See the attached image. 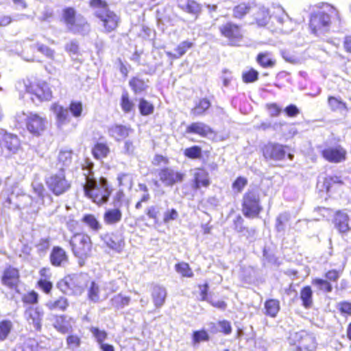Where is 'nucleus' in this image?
<instances>
[{
    "label": "nucleus",
    "mask_w": 351,
    "mask_h": 351,
    "mask_svg": "<svg viewBox=\"0 0 351 351\" xmlns=\"http://www.w3.org/2000/svg\"><path fill=\"white\" fill-rule=\"evenodd\" d=\"M259 73L254 68H249L242 72L241 79L245 84L253 83L258 80Z\"/></svg>",
    "instance_id": "nucleus-39"
},
{
    "label": "nucleus",
    "mask_w": 351,
    "mask_h": 351,
    "mask_svg": "<svg viewBox=\"0 0 351 351\" xmlns=\"http://www.w3.org/2000/svg\"><path fill=\"white\" fill-rule=\"evenodd\" d=\"M328 104L333 110H340L341 112L346 110L345 103L336 97H329Z\"/></svg>",
    "instance_id": "nucleus-50"
},
{
    "label": "nucleus",
    "mask_w": 351,
    "mask_h": 351,
    "mask_svg": "<svg viewBox=\"0 0 351 351\" xmlns=\"http://www.w3.org/2000/svg\"><path fill=\"white\" fill-rule=\"evenodd\" d=\"M29 98L35 104L43 101H49L52 98L51 89H26Z\"/></svg>",
    "instance_id": "nucleus-19"
},
{
    "label": "nucleus",
    "mask_w": 351,
    "mask_h": 351,
    "mask_svg": "<svg viewBox=\"0 0 351 351\" xmlns=\"http://www.w3.org/2000/svg\"><path fill=\"white\" fill-rule=\"evenodd\" d=\"M81 343V338L77 335H71L66 337L67 348L73 351H77Z\"/></svg>",
    "instance_id": "nucleus-47"
},
{
    "label": "nucleus",
    "mask_w": 351,
    "mask_h": 351,
    "mask_svg": "<svg viewBox=\"0 0 351 351\" xmlns=\"http://www.w3.org/2000/svg\"><path fill=\"white\" fill-rule=\"evenodd\" d=\"M301 338L300 346L306 350H311L315 348V338L307 334L306 332L302 331L299 335Z\"/></svg>",
    "instance_id": "nucleus-43"
},
{
    "label": "nucleus",
    "mask_w": 351,
    "mask_h": 351,
    "mask_svg": "<svg viewBox=\"0 0 351 351\" xmlns=\"http://www.w3.org/2000/svg\"><path fill=\"white\" fill-rule=\"evenodd\" d=\"M300 299L304 308H310L313 306V291L311 287L306 286L302 289Z\"/></svg>",
    "instance_id": "nucleus-35"
},
{
    "label": "nucleus",
    "mask_w": 351,
    "mask_h": 351,
    "mask_svg": "<svg viewBox=\"0 0 351 351\" xmlns=\"http://www.w3.org/2000/svg\"><path fill=\"white\" fill-rule=\"evenodd\" d=\"M51 110L56 117L58 127L61 128L70 121V116L67 108L57 104H53Z\"/></svg>",
    "instance_id": "nucleus-17"
},
{
    "label": "nucleus",
    "mask_w": 351,
    "mask_h": 351,
    "mask_svg": "<svg viewBox=\"0 0 351 351\" xmlns=\"http://www.w3.org/2000/svg\"><path fill=\"white\" fill-rule=\"evenodd\" d=\"M82 221L93 231H98L101 228V225L94 215H84Z\"/></svg>",
    "instance_id": "nucleus-37"
},
{
    "label": "nucleus",
    "mask_w": 351,
    "mask_h": 351,
    "mask_svg": "<svg viewBox=\"0 0 351 351\" xmlns=\"http://www.w3.org/2000/svg\"><path fill=\"white\" fill-rule=\"evenodd\" d=\"M347 152L341 145L328 147L322 151L323 158L332 163H340L346 160Z\"/></svg>",
    "instance_id": "nucleus-10"
},
{
    "label": "nucleus",
    "mask_w": 351,
    "mask_h": 351,
    "mask_svg": "<svg viewBox=\"0 0 351 351\" xmlns=\"http://www.w3.org/2000/svg\"><path fill=\"white\" fill-rule=\"evenodd\" d=\"M88 5L92 9L100 10H97L94 15L99 19L104 34H108L117 31L121 23V16L109 8L106 1L89 0Z\"/></svg>",
    "instance_id": "nucleus-3"
},
{
    "label": "nucleus",
    "mask_w": 351,
    "mask_h": 351,
    "mask_svg": "<svg viewBox=\"0 0 351 351\" xmlns=\"http://www.w3.org/2000/svg\"><path fill=\"white\" fill-rule=\"evenodd\" d=\"M81 19L77 20V11L73 7L68 6L62 10L60 20L69 32L76 34L88 31L89 23L83 16H81Z\"/></svg>",
    "instance_id": "nucleus-5"
},
{
    "label": "nucleus",
    "mask_w": 351,
    "mask_h": 351,
    "mask_svg": "<svg viewBox=\"0 0 351 351\" xmlns=\"http://www.w3.org/2000/svg\"><path fill=\"white\" fill-rule=\"evenodd\" d=\"M184 155L191 159L199 158L202 155V149L196 145L186 148L184 150Z\"/></svg>",
    "instance_id": "nucleus-55"
},
{
    "label": "nucleus",
    "mask_w": 351,
    "mask_h": 351,
    "mask_svg": "<svg viewBox=\"0 0 351 351\" xmlns=\"http://www.w3.org/2000/svg\"><path fill=\"white\" fill-rule=\"evenodd\" d=\"M46 306L51 311H65L69 306L68 300L64 297H60L57 300H50L47 302Z\"/></svg>",
    "instance_id": "nucleus-32"
},
{
    "label": "nucleus",
    "mask_w": 351,
    "mask_h": 351,
    "mask_svg": "<svg viewBox=\"0 0 351 351\" xmlns=\"http://www.w3.org/2000/svg\"><path fill=\"white\" fill-rule=\"evenodd\" d=\"M312 285L319 291L328 293L332 291V286L327 280L322 278H315L312 281Z\"/></svg>",
    "instance_id": "nucleus-41"
},
{
    "label": "nucleus",
    "mask_w": 351,
    "mask_h": 351,
    "mask_svg": "<svg viewBox=\"0 0 351 351\" xmlns=\"http://www.w3.org/2000/svg\"><path fill=\"white\" fill-rule=\"evenodd\" d=\"M178 217V213L174 208L167 210L163 215V222L168 223L170 221L176 220Z\"/></svg>",
    "instance_id": "nucleus-61"
},
{
    "label": "nucleus",
    "mask_w": 351,
    "mask_h": 351,
    "mask_svg": "<svg viewBox=\"0 0 351 351\" xmlns=\"http://www.w3.org/2000/svg\"><path fill=\"white\" fill-rule=\"evenodd\" d=\"M19 281V271L12 267L7 268L2 278L3 283L10 288H16Z\"/></svg>",
    "instance_id": "nucleus-20"
},
{
    "label": "nucleus",
    "mask_w": 351,
    "mask_h": 351,
    "mask_svg": "<svg viewBox=\"0 0 351 351\" xmlns=\"http://www.w3.org/2000/svg\"><path fill=\"white\" fill-rule=\"evenodd\" d=\"M209 339L208 334L204 330L193 332V343L194 345L199 343L202 341H206Z\"/></svg>",
    "instance_id": "nucleus-54"
},
{
    "label": "nucleus",
    "mask_w": 351,
    "mask_h": 351,
    "mask_svg": "<svg viewBox=\"0 0 351 351\" xmlns=\"http://www.w3.org/2000/svg\"><path fill=\"white\" fill-rule=\"evenodd\" d=\"M242 210L243 215L249 218L258 216L262 210L260 203V193L257 188L248 189L243 197Z\"/></svg>",
    "instance_id": "nucleus-8"
},
{
    "label": "nucleus",
    "mask_w": 351,
    "mask_h": 351,
    "mask_svg": "<svg viewBox=\"0 0 351 351\" xmlns=\"http://www.w3.org/2000/svg\"><path fill=\"white\" fill-rule=\"evenodd\" d=\"M178 8L184 12L197 19L203 11V6L195 0H186L184 3L179 4Z\"/></svg>",
    "instance_id": "nucleus-13"
},
{
    "label": "nucleus",
    "mask_w": 351,
    "mask_h": 351,
    "mask_svg": "<svg viewBox=\"0 0 351 351\" xmlns=\"http://www.w3.org/2000/svg\"><path fill=\"white\" fill-rule=\"evenodd\" d=\"M317 8L309 16L308 28L311 34L323 38L330 34L332 23L340 20L339 12L328 3H320Z\"/></svg>",
    "instance_id": "nucleus-2"
},
{
    "label": "nucleus",
    "mask_w": 351,
    "mask_h": 351,
    "mask_svg": "<svg viewBox=\"0 0 351 351\" xmlns=\"http://www.w3.org/2000/svg\"><path fill=\"white\" fill-rule=\"evenodd\" d=\"M135 146L130 140H126L122 149V153L128 156H132L134 154Z\"/></svg>",
    "instance_id": "nucleus-59"
},
{
    "label": "nucleus",
    "mask_w": 351,
    "mask_h": 351,
    "mask_svg": "<svg viewBox=\"0 0 351 351\" xmlns=\"http://www.w3.org/2000/svg\"><path fill=\"white\" fill-rule=\"evenodd\" d=\"M326 184H327V190L329 191L332 187L333 184H343V181L340 176H328L326 179Z\"/></svg>",
    "instance_id": "nucleus-63"
},
{
    "label": "nucleus",
    "mask_w": 351,
    "mask_h": 351,
    "mask_svg": "<svg viewBox=\"0 0 351 351\" xmlns=\"http://www.w3.org/2000/svg\"><path fill=\"white\" fill-rule=\"evenodd\" d=\"M1 145L10 154H16L21 147L20 140L16 135L4 132Z\"/></svg>",
    "instance_id": "nucleus-14"
},
{
    "label": "nucleus",
    "mask_w": 351,
    "mask_h": 351,
    "mask_svg": "<svg viewBox=\"0 0 351 351\" xmlns=\"http://www.w3.org/2000/svg\"><path fill=\"white\" fill-rule=\"evenodd\" d=\"M122 219V212L119 208H109L104 214V221L107 225H114Z\"/></svg>",
    "instance_id": "nucleus-25"
},
{
    "label": "nucleus",
    "mask_w": 351,
    "mask_h": 351,
    "mask_svg": "<svg viewBox=\"0 0 351 351\" xmlns=\"http://www.w3.org/2000/svg\"><path fill=\"white\" fill-rule=\"evenodd\" d=\"M158 176L165 186H171L178 182H181L184 174L172 168L165 167L160 170Z\"/></svg>",
    "instance_id": "nucleus-11"
},
{
    "label": "nucleus",
    "mask_w": 351,
    "mask_h": 351,
    "mask_svg": "<svg viewBox=\"0 0 351 351\" xmlns=\"http://www.w3.org/2000/svg\"><path fill=\"white\" fill-rule=\"evenodd\" d=\"M265 314L276 317L280 311V302L278 300L270 299L265 302Z\"/></svg>",
    "instance_id": "nucleus-34"
},
{
    "label": "nucleus",
    "mask_w": 351,
    "mask_h": 351,
    "mask_svg": "<svg viewBox=\"0 0 351 351\" xmlns=\"http://www.w3.org/2000/svg\"><path fill=\"white\" fill-rule=\"evenodd\" d=\"M132 132V130L131 128L122 125H114L111 126L108 130L110 136L113 137L117 141L125 138Z\"/></svg>",
    "instance_id": "nucleus-22"
},
{
    "label": "nucleus",
    "mask_w": 351,
    "mask_h": 351,
    "mask_svg": "<svg viewBox=\"0 0 351 351\" xmlns=\"http://www.w3.org/2000/svg\"><path fill=\"white\" fill-rule=\"evenodd\" d=\"M93 154L97 159H101L107 156L109 153L108 147L104 143H97L92 150Z\"/></svg>",
    "instance_id": "nucleus-45"
},
{
    "label": "nucleus",
    "mask_w": 351,
    "mask_h": 351,
    "mask_svg": "<svg viewBox=\"0 0 351 351\" xmlns=\"http://www.w3.org/2000/svg\"><path fill=\"white\" fill-rule=\"evenodd\" d=\"M119 184L121 186H125L129 188L132 185V176L129 173H122L118 176Z\"/></svg>",
    "instance_id": "nucleus-57"
},
{
    "label": "nucleus",
    "mask_w": 351,
    "mask_h": 351,
    "mask_svg": "<svg viewBox=\"0 0 351 351\" xmlns=\"http://www.w3.org/2000/svg\"><path fill=\"white\" fill-rule=\"evenodd\" d=\"M121 106L123 111L125 113L131 112L134 107V104L130 99L127 92H123L122 94Z\"/></svg>",
    "instance_id": "nucleus-48"
},
{
    "label": "nucleus",
    "mask_w": 351,
    "mask_h": 351,
    "mask_svg": "<svg viewBox=\"0 0 351 351\" xmlns=\"http://www.w3.org/2000/svg\"><path fill=\"white\" fill-rule=\"evenodd\" d=\"M154 304L156 308H160L165 303L167 297L166 289L161 286H155L152 293Z\"/></svg>",
    "instance_id": "nucleus-28"
},
{
    "label": "nucleus",
    "mask_w": 351,
    "mask_h": 351,
    "mask_svg": "<svg viewBox=\"0 0 351 351\" xmlns=\"http://www.w3.org/2000/svg\"><path fill=\"white\" fill-rule=\"evenodd\" d=\"M176 270L177 272L182 274L184 277H192L193 273L191 269L189 264L186 263H180L176 265Z\"/></svg>",
    "instance_id": "nucleus-52"
},
{
    "label": "nucleus",
    "mask_w": 351,
    "mask_h": 351,
    "mask_svg": "<svg viewBox=\"0 0 351 351\" xmlns=\"http://www.w3.org/2000/svg\"><path fill=\"white\" fill-rule=\"evenodd\" d=\"M193 42L189 40H184L180 43L175 49L176 53L171 51L166 53L167 56L171 59H178L184 56L186 51L193 47Z\"/></svg>",
    "instance_id": "nucleus-29"
},
{
    "label": "nucleus",
    "mask_w": 351,
    "mask_h": 351,
    "mask_svg": "<svg viewBox=\"0 0 351 351\" xmlns=\"http://www.w3.org/2000/svg\"><path fill=\"white\" fill-rule=\"evenodd\" d=\"M38 286L45 293L48 294L50 293V291L52 289L53 285H52L51 282H50L49 280L47 279V278H42L38 281Z\"/></svg>",
    "instance_id": "nucleus-60"
},
{
    "label": "nucleus",
    "mask_w": 351,
    "mask_h": 351,
    "mask_svg": "<svg viewBox=\"0 0 351 351\" xmlns=\"http://www.w3.org/2000/svg\"><path fill=\"white\" fill-rule=\"evenodd\" d=\"M69 110L74 117H80L82 112V104L80 101H73L69 105Z\"/></svg>",
    "instance_id": "nucleus-56"
},
{
    "label": "nucleus",
    "mask_w": 351,
    "mask_h": 351,
    "mask_svg": "<svg viewBox=\"0 0 351 351\" xmlns=\"http://www.w3.org/2000/svg\"><path fill=\"white\" fill-rule=\"evenodd\" d=\"M251 10L250 3L241 2L232 8V16L236 19H243Z\"/></svg>",
    "instance_id": "nucleus-31"
},
{
    "label": "nucleus",
    "mask_w": 351,
    "mask_h": 351,
    "mask_svg": "<svg viewBox=\"0 0 351 351\" xmlns=\"http://www.w3.org/2000/svg\"><path fill=\"white\" fill-rule=\"evenodd\" d=\"M50 261L54 266L64 265L67 262L66 252L60 247H54L50 254Z\"/></svg>",
    "instance_id": "nucleus-23"
},
{
    "label": "nucleus",
    "mask_w": 351,
    "mask_h": 351,
    "mask_svg": "<svg viewBox=\"0 0 351 351\" xmlns=\"http://www.w3.org/2000/svg\"><path fill=\"white\" fill-rule=\"evenodd\" d=\"M138 108L143 115L150 114L154 111V106L144 99L140 100Z\"/></svg>",
    "instance_id": "nucleus-53"
},
{
    "label": "nucleus",
    "mask_w": 351,
    "mask_h": 351,
    "mask_svg": "<svg viewBox=\"0 0 351 351\" xmlns=\"http://www.w3.org/2000/svg\"><path fill=\"white\" fill-rule=\"evenodd\" d=\"M15 119L19 124L25 123L27 130L36 136L41 135L47 128L46 117L37 113L21 111L16 114Z\"/></svg>",
    "instance_id": "nucleus-4"
},
{
    "label": "nucleus",
    "mask_w": 351,
    "mask_h": 351,
    "mask_svg": "<svg viewBox=\"0 0 351 351\" xmlns=\"http://www.w3.org/2000/svg\"><path fill=\"white\" fill-rule=\"evenodd\" d=\"M210 106V101L206 99H201L199 103L192 109L191 113L195 116H199Z\"/></svg>",
    "instance_id": "nucleus-46"
},
{
    "label": "nucleus",
    "mask_w": 351,
    "mask_h": 351,
    "mask_svg": "<svg viewBox=\"0 0 351 351\" xmlns=\"http://www.w3.org/2000/svg\"><path fill=\"white\" fill-rule=\"evenodd\" d=\"M93 166L89 159H86L82 165V171L85 180L83 188L86 196L95 204L101 205L108 201L111 191L106 178L101 177L97 180L94 176Z\"/></svg>",
    "instance_id": "nucleus-1"
},
{
    "label": "nucleus",
    "mask_w": 351,
    "mask_h": 351,
    "mask_svg": "<svg viewBox=\"0 0 351 351\" xmlns=\"http://www.w3.org/2000/svg\"><path fill=\"white\" fill-rule=\"evenodd\" d=\"M58 165L60 167H58L60 169V167L64 170V167H66L70 165L72 161V152L71 150H61L58 154Z\"/></svg>",
    "instance_id": "nucleus-40"
},
{
    "label": "nucleus",
    "mask_w": 351,
    "mask_h": 351,
    "mask_svg": "<svg viewBox=\"0 0 351 351\" xmlns=\"http://www.w3.org/2000/svg\"><path fill=\"white\" fill-rule=\"evenodd\" d=\"M101 239L107 247L116 252H120L123 247V241L117 236L107 234L104 235Z\"/></svg>",
    "instance_id": "nucleus-24"
},
{
    "label": "nucleus",
    "mask_w": 351,
    "mask_h": 351,
    "mask_svg": "<svg viewBox=\"0 0 351 351\" xmlns=\"http://www.w3.org/2000/svg\"><path fill=\"white\" fill-rule=\"evenodd\" d=\"M256 62L263 68L273 67L276 60L273 59L268 52L259 53L256 56Z\"/></svg>",
    "instance_id": "nucleus-36"
},
{
    "label": "nucleus",
    "mask_w": 351,
    "mask_h": 351,
    "mask_svg": "<svg viewBox=\"0 0 351 351\" xmlns=\"http://www.w3.org/2000/svg\"><path fill=\"white\" fill-rule=\"evenodd\" d=\"M263 152L265 158L274 160H282L286 154V151L283 145L274 143H269L265 145L263 147Z\"/></svg>",
    "instance_id": "nucleus-12"
},
{
    "label": "nucleus",
    "mask_w": 351,
    "mask_h": 351,
    "mask_svg": "<svg viewBox=\"0 0 351 351\" xmlns=\"http://www.w3.org/2000/svg\"><path fill=\"white\" fill-rule=\"evenodd\" d=\"M64 50L70 56L79 55L80 53V45L75 40H72L67 43L64 46Z\"/></svg>",
    "instance_id": "nucleus-49"
},
{
    "label": "nucleus",
    "mask_w": 351,
    "mask_h": 351,
    "mask_svg": "<svg viewBox=\"0 0 351 351\" xmlns=\"http://www.w3.org/2000/svg\"><path fill=\"white\" fill-rule=\"evenodd\" d=\"M220 36L226 39L230 46H239L243 40L245 31L241 25L228 21L219 27Z\"/></svg>",
    "instance_id": "nucleus-7"
},
{
    "label": "nucleus",
    "mask_w": 351,
    "mask_h": 351,
    "mask_svg": "<svg viewBox=\"0 0 351 351\" xmlns=\"http://www.w3.org/2000/svg\"><path fill=\"white\" fill-rule=\"evenodd\" d=\"M13 328V324L10 320L4 319L0 322V341L7 339Z\"/></svg>",
    "instance_id": "nucleus-44"
},
{
    "label": "nucleus",
    "mask_w": 351,
    "mask_h": 351,
    "mask_svg": "<svg viewBox=\"0 0 351 351\" xmlns=\"http://www.w3.org/2000/svg\"><path fill=\"white\" fill-rule=\"evenodd\" d=\"M101 286L98 282L91 281L88 285V297L93 302H98L100 300Z\"/></svg>",
    "instance_id": "nucleus-33"
},
{
    "label": "nucleus",
    "mask_w": 351,
    "mask_h": 351,
    "mask_svg": "<svg viewBox=\"0 0 351 351\" xmlns=\"http://www.w3.org/2000/svg\"><path fill=\"white\" fill-rule=\"evenodd\" d=\"M186 132L188 133L197 134L202 136H206L209 134L213 133L211 128L208 125L202 122L191 123L187 127Z\"/></svg>",
    "instance_id": "nucleus-27"
},
{
    "label": "nucleus",
    "mask_w": 351,
    "mask_h": 351,
    "mask_svg": "<svg viewBox=\"0 0 351 351\" xmlns=\"http://www.w3.org/2000/svg\"><path fill=\"white\" fill-rule=\"evenodd\" d=\"M234 80V77L232 75V72L228 69H224L223 71V75L221 77L222 84L224 86H228L230 85L231 82Z\"/></svg>",
    "instance_id": "nucleus-64"
},
{
    "label": "nucleus",
    "mask_w": 351,
    "mask_h": 351,
    "mask_svg": "<svg viewBox=\"0 0 351 351\" xmlns=\"http://www.w3.org/2000/svg\"><path fill=\"white\" fill-rule=\"evenodd\" d=\"M46 184L48 189L57 196L64 193L71 187V184L66 179L62 167L58 173L51 175L46 179Z\"/></svg>",
    "instance_id": "nucleus-9"
},
{
    "label": "nucleus",
    "mask_w": 351,
    "mask_h": 351,
    "mask_svg": "<svg viewBox=\"0 0 351 351\" xmlns=\"http://www.w3.org/2000/svg\"><path fill=\"white\" fill-rule=\"evenodd\" d=\"M73 321L66 315L56 316L53 325L61 333H66L71 330Z\"/></svg>",
    "instance_id": "nucleus-21"
},
{
    "label": "nucleus",
    "mask_w": 351,
    "mask_h": 351,
    "mask_svg": "<svg viewBox=\"0 0 351 351\" xmlns=\"http://www.w3.org/2000/svg\"><path fill=\"white\" fill-rule=\"evenodd\" d=\"M131 299L129 296H125L121 293L114 295L110 300L112 306L121 309L129 305Z\"/></svg>",
    "instance_id": "nucleus-38"
},
{
    "label": "nucleus",
    "mask_w": 351,
    "mask_h": 351,
    "mask_svg": "<svg viewBox=\"0 0 351 351\" xmlns=\"http://www.w3.org/2000/svg\"><path fill=\"white\" fill-rule=\"evenodd\" d=\"M271 14L269 9L260 8L255 14V23L259 27H265L270 21Z\"/></svg>",
    "instance_id": "nucleus-30"
},
{
    "label": "nucleus",
    "mask_w": 351,
    "mask_h": 351,
    "mask_svg": "<svg viewBox=\"0 0 351 351\" xmlns=\"http://www.w3.org/2000/svg\"><path fill=\"white\" fill-rule=\"evenodd\" d=\"M290 215L287 213L280 214L276 219V228L278 232H281L285 230V223L289 221Z\"/></svg>",
    "instance_id": "nucleus-51"
},
{
    "label": "nucleus",
    "mask_w": 351,
    "mask_h": 351,
    "mask_svg": "<svg viewBox=\"0 0 351 351\" xmlns=\"http://www.w3.org/2000/svg\"><path fill=\"white\" fill-rule=\"evenodd\" d=\"M247 180L243 177H239L232 184V189L240 193L246 186Z\"/></svg>",
    "instance_id": "nucleus-62"
},
{
    "label": "nucleus",
    "mask_w": 351,
    "mask_h": 351,
    "mask_svg": "<svg viewBox=\"0 0 351 351\" xmlns=\"http://www.w3.org/2000/svg\"><path fill=\"white\" fill-rule=\"evenodd\" d=\"M25 315L29 324H32L36 330H40L43 312L39 308H28L25 312Z\"/></svg>",
    "instance_id": "nucleus-16"
},
{
    "label": "nucleus",
    "mask_w": 351,
    "mask_h": 351,
    "mask_svg": "<svg viewBox=\"0 0 351 351\" xmlns=\"http://www.w3.org/2000/svg\"><path fill=\"white\" fill-rule=\"evenodd\" d=\"M193 180L192 187L193 189H199L202 186L207 187L210 184L208 173L203 169H195L193 172Z\"/></svg>",
    "instance_id": "nucleus-18"
},
{
    "label": "nucleus",
    "mask_w": 351,
    "mask_h": 351,
    "mask_svg": "<svg viewBox=\"0 0 351 351\" xmlns=\"http://www.w3.org/2000/svg\"><path fill=\"white\" fill-rule=\"evenodd\" d=\"M348 221L349 217L346 213L338 211L334 219L335 226L340 232H346L350 229Z\"/></svg>",
    "instance_id": "nucleus-26"
},
{
    "label": "nucleus",
    "mask_w": 351,
    "mask_h": 351,
    "mask_svg": "<svg viewBox=\"0 0 351 351\" xmlns=\"http://www.w3.org/2000/svg\"><path fill=\"white\" fill-rule=\"evenodd\" d=\"M89 330L98 345L104 343L108 338V335L105 330H101L98 327L91 326Z\"/></svg>",
    "instance_id": "nucleus-42"
},
{
    "label": "nucleus",
    "mask_w": 351,
    "mask_h": 351,
    "mask_svg": "<svg viewBox=\"0 0 351 351\" xmlns=\"http://www.w3.org/2000/svg\"><path fill=\"white\" fill-rule=\"evenodd\" d=\"M69 287L73 295H80L85 284V277L82 274H71L66 276Z\"/></svg>",
    "instance_id": "nucleus-15"
},
{
    "label": "nucleus",
    "mask_w": 351,
    "mask_h": 351,
    "mask_svg": "<svg viewBox=\"0 0 351 351\" xmlns=\"http://www.w3.org/2000/svg\"><path fill=\"white\" fill-rule=\"evenodd\" d=\"M160 213V208L157 206H151L147 208L146 214L149 218L153 219L155 223L158 222V215Z\"/></svg>",
    "instance_id": "nucleus-58"
},
{
    "label": "nucleus",
    "mask_w": 351,
    "mask_h": 351,
    "mask_svg": "<svg viewBox=\"0 0 351 351\" xmlns=\"http://www.w3.org/2000/svg\"><path fill=\"white\" fill-rule=\"evenodd\" d=\"M69 243L74 256L79 259V263L82 265L84 261L91 254L90 237L85 233H75L71 237Z\"/></svg>",
    "instance_id": "nucleus-6"
}]
</instances>
